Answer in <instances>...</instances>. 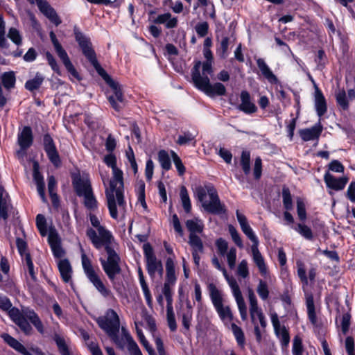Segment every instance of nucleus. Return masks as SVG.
<instances>
[{"mask_svg": "<svg viewBox=\"0 0 355 355\" xmlns=\"http://www.w3.org/2000/svg\"><path fill=\"white\" fill-rule=\"evenodd\" d=\"M210 298L215 307L220 318L225 321H231L233 319V315L228 306H224L223 304V297L220 291L214 284H209L208 286Z\"/></svg>", "mask_w": 355, "mask_h": 355, "instance_id": "9d476101", "label": "nucleus"}, {"mask_svg": "<svg viewBox=\"0 0 355 355\" xmlns=\"http://www.w3.org/2000/svg\"><path fill=\"white\" fill-rule=\"evenodd\" d=\"M1 82L6 89H10L14 88L16 83L15 72L12 71L4 72L1 75Z\"/></svg>", "mask_w": 355, "mask_h": 355, "instance_id": "f704fd0d", "label": "nucleus"}, {"mask_svg": "<svg viewBox=\"0 0 355 355\" xmlns=\"http://www.w3.org/2000/svg\"><path fill=\"white\" fill-rule=\"evenodd\" d=\"M295 230L301 236L307 240H312L313 239V234L311 229L307 225L302 223H298L295 227Z\"/></svg>", "mask_w": 355, "mask_h": 355, "instance_id": "4c0bfd02", "label": "nucleus"}, {"mask_svg": "<svg viewBox=\"0 0 355 355\" xmlns=\"http://www.w3.org/2000/svg\"><path fill=\"white\" fill-rule=\"evenodd\" d=\"M240 98L241 103L238 107L239 110L247 114H251L257 111V107L251 101L250 93L248 91H242L241 92Z\"/></svg>", "mask_w": 355, "mask_h": 355, "instance_id": "f3484780", "label": "nucleus"}, {"mask_svg": "<svg viewBox=\"0 0 355 355\" xmlns=\"http://www.w3.org/2000/svg\"><path fill=\"white\" fill-rule=\"evenodd\" d=\"M229 232L232 236V240L236 243V245L239 248H243V242L242 240L239 236V234L238 233L236 228L232 225H230L228 227Z\"/></svg>", "mask_w": 355, "mask_h": 355, "instance_id": "603ef678", "label": "nucleus"}, {"mask_svg": "<svg viewBox=\"0 0 355 355\" xmlns=\"http://www.w3.org/2000/svg\"><path fill=\"white\" fill-rule=\"evenodd\" d=\"M153 21L155 24H165L167 28H175L178 26L177 17H172L169 12L158 15Z\"/></svg>", "mask_w": 355, "mask_h": 355, "instance_id": "cd10ccee", "label": "nucleus"}, {"mask_svg": "<svg viewBox=\"0 0 355 355\" xmlns=\"http://www.w3.org/2000/svg\"><path fill=\"white\" fill-rule=\"evenodd\" d=\"M201 65L200 61H196L192 69L191 77L195 86L211 97L225 95L226 88L224 85L220 83L211 85L208 76H201L200 73Z\"/></svg>", "mask_w": 355, "mask_h": 355, "instance_id": "423d86ee", "label": "nucleus"}, {"mask_svg": "<svg viewBox=\"0 0 355 355\" xmlns=\"http://www.w3.org/2000/svg\"><path fill=\"white\" fill-rule=\"evenodd\" d=\"M44 77L39 72L36 73L34 78L28 80L25 83V88L30 91L33 92L38 89L42 85Z\"/></svg>", "mask_w": 355, "mask_h": 355, "instance_id": "473e14b6", "label": "nucleus"}, {"mask_svg": "<svg viewBox=\"0 0 355 355\" xmlns=\"http://www.w3.org/2000/svg\"><path fill=\"white\" fill-rule=\"evenodd\" d=\"M257 291L259 297L263 300H266L268 299L269 296V291L268 288L267 284L263 281L259 280V284L257 286Z\"/></svg>", "mask_w": 355, "mask_h": 355, "instance_id": "09e8293b", "label": "nucleus"}, {"mask_svg": "<svg viewBox=\"0 0 355 355\" xmlns=\"http://www.w3.org/2000/svg\"><path fill=\"white\" fill-rule=\"evenodd\" d=\"M1 338L3 339V340L8 343L11 347L15 349L16 351H19L20 348L22 347V344L20 343L18 340H17L15 338L12 337L8 334H3L1 335Z\"/></svg>", "mask_w": 355, "mask_h": 355, "instance_id": "de8ad7c7", "label": "nucleus"}, {"mask_svg": "<svg viewBox=\"0 0 355 355\" xmlns=\"http://www.w3.org/2000/svg\"><path fill=\"white\" fill-rule=\"evenodd\" d=\"M111 243L103 244L107 254V259H101L100 261L102 268L109 279L114 284L116 276L121 273V269L119 266L120 257L115 250L110 246Z\"/></svg>", "mask_w": 355, "mask_h": 355, "instance_id": "1a4fd4ad", "label": "nucleus"}, {"mask_svg": "<svg viewBox=\"0 0 355 355\" xmlns=\"http://www.w3.org/2000/svg\"><path fill=\"white\" fill-rule=\"evenodd\" d=\"M251 248L253 261L259 268L260 273L265 276L268 272V269L266 266L264 259L258 249V245H252Z\"/></svg>", "mask_w": 355, "mask_h": 355, "instance_id": "b1692460", "label": "nucleus"}, {"mask_svg": "<svg viewBox=\"0 0 355 355\" xmlns=\"http://www.w3.org/2000/svg\"><path fill=\"white\" fill-rule=\"evenodd\" d=\"M33 143L32 130L29 126H25L18 135V144L22 149H26Z\"/></svg>", "mask_w": 355, "mask_h": 355, "instance_id": "5701e85b", "label": "nucleus"}, {"mask_svg": "<svg viewBox=\"0 0 355 355\" xmlns=\"http://www.w3.org/2000/svg\"><path fill=\"white\" fill-rule=\"evenodd\" d=\"M147 270L151 277H154L156 272H158L162 275L163 273V266L161 261L147 266Z\"/></svg>", "mask_w": 355, "mask_h": 355, "instance_id": "8fccbe9b", "label": "nucleus"}, {"mask_svg": "<svg viewBox=\"0 0 355 355\" xmlns=\"http://www.w3.org/2000/svg\"><path fill=\"white\" fill-rule=\"evenodd\" d=\"M232 331L239 346L243 347L245 344V336L241 327L236 324L232 323L231 325Z\"/></svg>", "mask_w": 355, "mask_h": 355, "instance_id": "79ce46f5", "label": "nucleus"}, {"mask_svg": "<svg viewBox=\"0 0 355 355\" xmlns=\"http://www.w3.org/2000/svg\"><path fill=\"white\" fill-rule=\"evenodd\" d=\"M8 36L15 44L19 46L21 44V37L16 28H10Z\"/></svg>", "mask_w": 355, "mask_h": 355, "instance_id": "bf43d9fd", "label": "nucleus"}, {"mask_svg": "<svg viewBox=\"0 0 355 355\" xmlns=\"http://www.w3.org/2000/svg\"><path fill=\"white\" fill-rule=\"evenodd\" d=\"M248 298L250 302V313L252 322L255 323V317H259L260 314H263L261 309L259 308L257 297L251 288L248 289Z\"/></svg>", "mask_w": 355, "mask_h": 355, "instance_id": "a878e982", "label": "nucleus"}, {"mask_svg": "<svg viewBox=\"0 0 355 355\" xmlns=\"http://www.w3.org/2000/svg\"><path fill=\"white\" fill-rule=\"evenodd\" d=\"M121 333L123 340L125 339L128 344V349L130 355H143L136 342L123 327H121Z\"/></svg>", "mask_w": 355, "mask_h": 355, "instance_id": "393cba45", "label": "nucleus"}, {"mask_svg": "<svg viewBox=\"0 0 355 355\" xmlns=\"http://www.w3.org/2000/svg\"><path fill=\"white\" fill-rule=\"evenodd\" d=\"M195 195L201 202L202 207L208 213L218 215L226 213L225 206L220 202L217 191L213 186H198L195 189Z\"/></svg>", "mask_w": 355, "mask_h": 355, "instance_id": "20e7f679", "label": "nucleus"}, {"mask_svg": "<svg viewBox=\"0 0 355 355\" xmlns=\"http://www.w3.org/2000/svg\"><path fill=\"white\" fill-rule=\"evenodd\" d=\"M180 195L184 210L189 213L191 210V204L187 189L184 186L181 187Z\"/></svg>", "mask_w": 355, "mask_h": 355, "instance_id": "c9c22d12", "label": "nucleus"}, {"mask_svg": "<svg viewBox=\"0 0 355 355\" xmlns=\"http://www.w3.org/2000/svg\"><path fill=\"white\" fill-rule=\"evenodd\" d=\"M44 148L51 163L56 167L59 166L61 163L60 156L53 140L49 134L44 136Z\"/></svg>", "mask_w": 355, "mask_h": 355, "instance_id": "ddd939ff", "label": "nucleus"}, {"mask_svg": "<svg viewBox=\"0 0 355 355\" xmlns=\"http://www.w3.org/2000/svg\"><path fill=\"white\" fill-rule=\"evenodd\" d=\"M58 269L64 282H69L71 279L72 268L67 259H61L58 263Z\"/></svg>", "mask_w": 355, "mask_h": 355, "instance_id": "bb28decb", "label": "nucleus"}, {"mask_svg": "<svg viewBox=\"0 0 355 355\" xmlns=\"http://www.w3.org/2000/svg\"><path fill=\"white\" fill-rule=\"evenodd\" d=\"M72 185L76 195L81 197L83 195L92 190V184L87 173H80L79 171L71 175Z\"/></svg>", "mask_w": 355, "mask_h": 355, "instance_id": "f8f14e48", "label": "nucleus"}, {"mask_svg": "<svg viewBox=\"0 0 355 355\" xmlns=\"http://www.w3.org/2000/svg\"><path fill=\"white\" fill-rule=\"evenodd\" d=\"M35 2L41 12L55 26H58L62 23L55 9L46 0H35Z\"/></svg>", "mask_w": 355, "mask_h": 355, "instance_id": "4468645a", "label": "nucleus"}, {"mask_svg": "<svg viewBox=\"0 0 355 355\" xmlns=\"http://www.w3.org/2000/svg\"><path fill=\"white\" fill-rule=\"evenodd\" d=\"M195 139V136L191 133L187 132H184L183 135H179L178 139L177 140V144L179 145H186L189 142L193 141Z\"/></svg>", "mask_w": 355, "mask_h": 355, "instance_id": "4d7b16f0", "label": "nucleus"}, {"mask_svg": "<svg viewBox=\"0 0 355 355\" xmlns=\"http://www.w3.org/2000/svg\"><path fill=\"white\" fill-rule=\"evenodd\" d=\"M46 58L47 60L48 64L50 65L51 69L58 74H60V71L59 66L57 64L55 59L53 55L49 51L45 53Z\"/></svg>", "mask_w": 355, "mask_h": 355, "instance_id": "0e129e2a", "label": "nucleus"}, {"mask_svg": "<svg viewBox=\"0 0 355 355\" xmlns=\"http://www.w3.org/2000/svg\"><path fill=\"white\" fill-rule=\"evenodd\" d=\"M211 262L213 263V265L219 270H221L223 272V274L225 277V278L226 279V280L228 282V284L229 286H230V283L232 282V281H236L234 277H229V275H227V272L225 270V268L221 266V264L220 263L218 258L214 256L212 259H211Z\"/></svg>", "mask_w": 355, "mask_h": 355, "instance_id": "3c124183", "label": "nucleus"}, {"mask_svg": "<svg viewBox=\"0 0 355 355\" xmlns=\"http://www.w3.org/2000/svg\"><path fill=\"white\" fill-rule=\"evenodd\" d=\"M297 212L299 218L302 221L305 220L306 218L305 205L300 199L297 200Z\"/></svg>", "mask_w": 355, "mask_h": 355, "instance_id": "338daca9", "label": "nucleus"}, {"mask_svg": "<svg viewBox=\"0 0 355 355\" xmlns=\"http://www.w3.org/2000/svg\"><path fill=\"white\" fill-rule=\"evenodd\" d=\"M8 44L5 37V22L0 15V47L8 48Z\"/></svg>", "mask_w": 355, "mask_h": 355, "instance_id": "6e6d98bb", "label": "nucleus"}, {"mask_svg": "<svg viewBox=\"0 0 355 355\" xmlns=\"http://www.w3.org/2000/svg\"><path fill=\"white\" fill-rule=\"evenodd\" d=\"M193 317V311H185L182 314V324L183 327L189 330Z\"/></svg>", "mask_w": 355, "mask_h": 355, "instance_id": "5fc2aeb1", "label": "nucleus"}, {"mask_svg": "<svg viewBox=\"0 0 355 355\" xmlns=\"http://www.w3.org/2000/svg\"><path fill=\"white\" fill-rule=\"evenodd\" d=\"M216 245L217 247L218 252L224 256L227 253V250L228 248L227 242L222 238H220L216 240Z\"/></svg>", "mask_w": 355, "mask_h": 355, "instance_id": "774afa93", "label": "nucleus"}, {"mask_svg": "<svg viewBox=\"0 0 355 355\" xmlns=\"http://www.w3.org/2000/svg\"><path fill=\"white\" fill-rule=\"evenodd\" d=\"M135 325H136L137 334V336L139 338V340L140 343L146 348V349L148 352L149 355H156V354L154 352L153 349L150 347V345H149L148 342L146 339V338H145V336H144V334L142 332V330L138 328L137 322H135Z\"/></svg>", "mask_w": 355, "mask_h": 355, "instance_id": "c03bdc74", "label": "nucleus"}, {"mask_svg": "<svg viewBox=\"0 0 355 355\" xmlns=\"http://www.w3.org/2000/svg\"><path fill=\"white\" fill-rule=\"evenodd\" d=\"M166 280L164 284L174 286L176 282V276L175 273V265L171 258H168L166 262Z\"/></svg>", "mask_w": 355, "mask_h": 355, "instance_id": "7c9ffc66", "label": "nucleus"}, {"mask_svg": "<svg viewBox=\"0 0 355 355\" xmlns=\"http://www.w3.org/2000/svg\"><path fill=\"white\" fill-rule=\"evenodd\" d=\"M185 224L187 230L190 232L189 235H196L197 233L200 234L204 229L203 223L197 218L187 220Z\"/></svg>", "mask_w": 355, "mask_h": 355, "instance_id": "c756f323", "label": "nucleus"}, {"mask_svg": "<svg viewBox=\"0 0 355 355\" xmlns=\"http://www.w3.org/2000/svg\"><path fill=\"white\" fill-rule=\"evenodd\" d=\"M336 99L337 103L344 110H346L349 107V103L346 96L345 89H338L336 92Z\"/></svg>", "mask_w": 355, "mask_h": 355, "instance_id": "ea45409f", "label": "nucleus"}, {"mask_svg": "<svg viewBox=\"0 0 355 355\" xmlns=\"http://www.w3.org/2000/svg\"><path fill=\"white\" fill-rule=\"evenodd\" d=\"M315 108L318 115L321 117L327 110L326 100L317 86H315Z\"/></svg>", "mask_w": 355, "mask_h": 355, "instance_id": "4be33fe9", "label": "nucleus"}, {"mask_svg": "<svg viewBox=\"0 0 355 355\" xmlns=\"http://www.w3.org/2000/svg\"><path fill=\"white\" fill-rule=\"evenodd\" d=\"M271 322L274 327L275 333L280 339L282 345L284 347H287L290 342L289 333L284 326H281L277 313H275L271 315Z\"/></svg>", "mask_w": 355, "mask_h": 355, "instance_id": "2eb2a0df", "label": "nucleus"}, {"mask_svg": "<svg viewBox=\"0 0 355 355\" xmlns=\"http://www.w3.org/2000/svg\"><path fill=\"white\" fill-rule=\"evenodd\" d=\"M237 273L243 278H246L249 275L248 262L246 260H242L238 266Z\"/></svg>", "mask_w": 355, "mask_h": 355, "instance_id": "e2e57ef3", "label": "nucleus"}, {"mask_svg": "<svg viewBox=\"0 0 355 355\" xmlns=\"http://www.w3.org/2000/svg\"><path fill=\"white\" fill-rule=\"evenodd\" d=\"M236 218L240 224L241 228L243 232L248 237V239L253 243V245H258V239L250 225L248 224L247 218L242 214H241L239 210L236 211Z\"/></svg>", "mask_w": 355, "mask_h": 355, "instance_id": "6ab92c4d", "label": "nucleus"}, {"mask_svg": "<svg viewBox=\"0 0 355 355\" xmlns=\"http://www.w3.org/2000/svg\"><path fill=\"white\" fill-rule=\"evenodd\" d=\"M262 162L260 157H257L254 161L253 168V175L256 180H259L261 176Z\"/></svg>", "mask_w": 355, "mask_h": 355, "instance_id": "69168bd1", "label": "nucleus"}, {"mask_svg": "<svg viewBox=\"0 0 355 355\" xmlns=\"http://www.w3.org/2000/svg\"><path fill=\"white\" fill-rule=\"evenodd\" d=\"M189 244L192 248V251L203 252L204 246L202 240L197 235H189Z\"/></svg>", "mask_w": 355, "mask_h": 355, "instance_id": "e433bc0d", "label": "nucleus"}, {"mask_svg": "<svg viewBox=\"0 0 355 355\" xmlns=\"http://www.w3.org/2000/svg\"><path fill=\"white\" fill-rule=\"evenodd\" d=\"M81 197H83V205L87 209L94 211L98 208V202L94 195L93 190L87 192Z\"/></svg>", "mask_w": 355, "mask_h": 355, "instance_id": "72a5a7b5", "label": "nucleus"}, {"mask_svg": "<svg viewBox=\"0 0 355 355\" xmlns=\"http://www.w3.org/2000/svg\"><path fill=\"white\" fill-rule=\"evenodd\" d=\"M8 198V195L4 188L0 186V217L4 220L8 218V209L9 207L7 200Z\"/></svg>", "mask_w": 355, "mask_h": 355, "instance_id": "2f4dec72", "label": "nucleus"}, {"mask_svg": "<svg viewBox=\"0 0 355 355\" xmlns=\"http://www.w3.org/2000/svg\"><path fill=\"white\" fill-rule=\"evenodd\" d=\"M99 327L103 329L116 347L123 350L125 342L123 338L119 336L120 329V320L116 312L113 309H108L103 317H100L96 320Z\"/></svg>", "mask_w": 355, "mask_h": 355, "instance_id": "39448f33", "label": "nucleus"}, {"mask_svg": "<svg viewBox=\"0 0 355 355\" xmlns=\"http://www.w3.org/2000/svg\"><path fill=\"white\" fill-rule=\"evenodd\" d=\"M54 340L61 355H71L63 338L56 334L54 337Z\"/></svg>", "mask_w": 355, "mask_h": 355, "instance_id": "a19ab883", "label": "nucleus"}, {"mask_svg": "<svg viewBox=\"0 0 355 355\" xmlns=\"http://www.w3.org/2000/svg\"><path fill=\"white\" fill-rule=\"evenodd\" d=\"M81 261L83 271L92 285L98 292L105 299H114V295L111 290L104 284L98 272L94 269L91 260L81 249Z\"/></svg>", "mask_w": 355, "mask_h": 355, "instance_id": "0eeeda50", "label": "nucleus"}, {"mask_svg": "<svg viewBox=\"0 0 355 355\" xmlns=\"http://www.w3.org/2000/svg\"><path fill=\"white\" fill-rule=\"evenodd\" d=\"M89 220L92 225L96 228V231L92 227H88L86 231V235L91 241L92 243L96 249H100L103 246V244L111 243L113 240V236L111 233L106 230L100 223V221L96 216L89 214Z\"/></svg>", "mask_w": 355, "mask_h": 355, "instance_id": "6e6552de", "label": "nucleus"}, {"mask_svg": "<svg viewBox=\"0 0 355 355\" xmlns=\"http://www.w3.org/2000/svg\"><path fill=\"white\" fill-rule=\"evenodd\" d=\"M48 241L53 255L57 258L62 257L64 254V251L61 247V242L58 235L53 232H51Z\"/></svg>", "mask_w": 355, "mask_h": 355, "instance_id": "412c9836", "label": "nucleus"}, {"mask_svg": "<svg viewBox=\"0 0 355 355\" xmlns=\"http://www.w3.org/2000/svg\"><path fill=\"white\" fill-rule=\"evenodd\" d=\"M322 129L323 128L320 122H319L318 124H315L310 128L300 130L299 131V134L302 139L304 141L315 140L320 137L322 132Z\"/></svg>", "mask_w": 355, "mask_h": 355, "instance_id": "a211bd4d", "label": "nucleus"}, {"mask_svg": "<svg viewBox=\"0 0 355 355\" xmlns=\"http://www.w3.org/2000/svg\"><path fill=\"white\" fill-rule=\"evenodd\" d=\"M230 288L237 303L241 319L243 320H245L248 317L247 307L237 282L232 280V282L230 283Z\"/></svg>", "mask_w": 355, "mask_h": 355, "instance_id": "dca6fc26", "label": "nucleus"}, {"mask_svg": "<svg viewBox=\"0 0 355 355\" xmlns=\"http://www.w3.org/2000/svg\"><path fill=\"white\" fill-rule=\"evenodd\" d=\"M166 320L168 327L171 331H175L177 329V323L173 311H166Z\"/></svg>", "mask_w": 355, "mask_h": 355, "instance_id": "680f3d73", "label": "nucleus"}, {"mask_svg": "<svg viewBox=\"0 0 355 355\" xmlns=\"http://www.w3.org/2000/svg\"><path fill=\"white\" fill-rule=\"evenodd\" d=\"M195 30L198 35V36L203 37L206 36L208 33L209 25L206 21H203L201 23H198L196 27Z\"/></svg>", "mask_w": 355, "mask_h": 355, "instance_id": "13d9d810", "label": "nucleus"}, {"mask_svg": "<svg viewBox=\"0 0 355 355\" xmlns=\"http://www.w3.org/2000/svg\"><path fill=\"white\" fill-rule=\"evenodd\" d=\"M257 64L261 71L263 76L271 83H277L278 79L272 72L263 58L257 59Z\"/></svg>", "mask_w": 355, "mask_h": 355, "instance_id": "c85d7f7f", "label": "nucleus"}, {"mask_svg": "<svg viewBox=\"0 0 355 355\" xmlns=\"http://www.w3.org/2000/svg\"><path fill=\"white\" fill-rule=\"evenodd\" d=\"M74 35L76 40L82 49L84 55L95 68L97 73L112 89L113 94L108 96V101L111 106L116 112L121 111L125 105V100L121 85L117 82H115L101 67L96 59L95 51L92 48V44L89 39L77 29L74 30Z\"/></svg>", "mask_w": 355, "mask_h": 355, "instance_id": "f257e3e1", "label": "nucleus"}, {"mask_svg": "<svg viewBox=\"0 0 355 355\" xmlns=\"http://www.w3.org/2000/svg\"><path fill=\"white\" fill-rule=\"evenodd\" d=\"M49 37L51 40V42L54 46L55 51L58 55V56L62 61L63 64L64 65L66 69L70 74L76 79H80V76L76 69L73 67L71 63L66 51L62 48V45L58 42L55 34L54 32L51 31L49 33Z\"/></svg>", "mask_w": 355, "mask_h": 355, "instance_id": "9b49d317", "label": "nucleus"}, {"mask_svg": "<svg viewBox=\"0 0 355 355\" xmlns=\"http://www.w3.org/2000/svg\"><path fill=\"white\" fill-rule=\"evenodd\" d=\"M303 352L302 340L300 337L295 336L293 339V355H302Z\"/></svg>", "mask_w": 355, "mask_h": 355, "instance_id": "052dcab7", "label": "nucleus"}, {"mask_svg": "<svg viewBox=\"0 0 355 355\" xmlns=\"http://www.w3.org/2000/svg\"><path fill=\"white\" fill-rule=\"evenodd\" d=\"M230 44V38L227 36H225L222 38L220 47L217 49V53L222 58H225L227 55L228 46Z\"/></svg>", "mask_w": 355, "mask_h": 355, "instance_id": "49530a36", "label": "nucleus"}, {"mask_svg": "<svg viewBox=\"0 0 355 355\" xmlns=\"http://www.w3.org/2000/svg\"><path fill=\"white\" fill-rule=\"evenodd\" d=\"M105 163L112 168V178L110 181V187L105 189V196L110 216L117 220L119 213L124 215L125 202L123 196V172L116 166V157L110 154L105 157Z\"/></svg>", "mask_w": 355, "mask_h": 355, "instance_id": "f03ea898", "label": "nucleus"}, {"mask_svg": "<svg viewBox=\"0 0 355 355\" xmlns=\"http://www.w3.org/2000/svg\"><path fill=\"white\" fill-rule=\"evenodd\" d=\"M250 154L248 151H243L241 157V166L245 175H248L250 172Z\"/></svg>", "mask_w": 355, "mask_h": 355, "instance_id": "37998d69", "label": "nucleus"}, {"mask_svg": "<svg viewBox=\"0 0 355 355\" xmlns=\"http://www.w3.org/2000/svg\"><path fill=\"white\" fill-rule=\"evenodd\" d=\"M158 161L164 170L168 171L171 168V159L168 153L166 150H161L158 152Z\"/></svg>", "mask_w": 355, "mask_h": 355, "instance_id": "58836bf2", "label": "nucleus"}, {"mask_svg": "<svg viewBox=\"0 0 355 355\" xmlns=\"http://www.w3.org/2000/svg\"><path fill=\"white\" fill-rule=\"evenodd\" d=\"M324 180L328 187L336 191L343 189L347 182V178H336L329 173L324 175Z\"/></svg>", "mask_w": 355, "mask_h": 355, "instance_id": "aec40b11", "label": "nucleus"}, {"mask_svg": "<svg viewBox=\"0 0 355 355\" xmlns=\"http://www.w3.org/2000/svg\"><path fill=\"white\" fill-rule=\"evenodd\" d=\"M283 205L286 210L293 209V200L290 190L288 187H284L282 189Z\"/></svg>", "mask_w": 355, "mask_h": 355, "instance_id": "a18cd8bd", "label": "nucleus"}, {"mask_svg": "<svg viewBox=\"0 0 355 355\" xmlns=\"http://www.w3.org/2000/svg\"><path fill=\"white\" fill-rule=\"evenodd\" d=\"M12 304L6 297H0V308L3 311H8V315L12 320L26 335L32 333L33 329L27 319L34 325L40 334H44L43 324L37 314L28 308L22 309L21 311L17 308L11 307Z\"/></svg>", "mask_w": 355, "mask_h": 355, "instance_id": "7ed1b4c3", "label": "nucleus"}, {"mask_svg": "<svg viewBox=\"0 0 355 355\" xmlns=\"http://www.w3.org/2000/svg\"><path fill=\"white\" fill-rule=\"evenodd\" d=\"M171 155L179 175H182L185 172V167L183 165L181 159L174 151H171Z\"/></svg>", "mask_w": 355, "mask_h": 355, "instance_id": "864d4df0", "label": "nucleus"}]
</instances>
